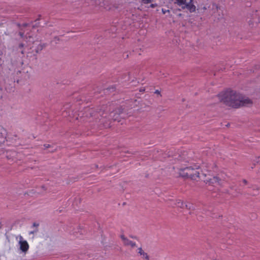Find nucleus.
I'll return each instance as SVG.
<instances>
[{
	"label": "nucleus",
	"mask_w": 260,
	"mask_h": 260,
	"mask_svg": "<svg viewBox=\"0 0 260 260\" xmlns=\"http://www.w3.org/2000/svg\"><path fill=\"white\" fill-rule=\"evenodd\" d=\"M155 7V5L154 4H151L150 5V7L151 8H154Z\"/></svg>",
	"instance_id": "dca6fc26"
},
{
	"label": "nucleus",
	"mask_w": 260,
	"mask_h": 260,
	"mask_svg": "<svg viewBox=\"0 0 260 260\" xmlns=\"http://www.w3.org/2000/svg\"><path fill=\"white\" fill-rule=\"evenodd\" d=\"M243 182L245 184H246L247 183V181L245 179L243 180Z\"/></svg>",
	"instance_id": "a211bd4d"
},
{
	"label": "nucleus",
	"mask_w": 260,
	"mask_h": 260,
	"mask_svg": "<svg viewBox=\"0 0 260 260\" xmlns=\"http://www.w3.org/2000/svg\"><path fill=\"white\" fill-rule=\"evenodd\" d=\"M37 232H38V229L37 228L35 231L29 232V235L34 234L35 233H37Z\"/></svg>",
	"instance_id": "f8f14e48"
},
{
	"label": "nucleus",
	"mask_w": 260,
	"mask_h": 260,
	"mask_svg": "<svg viewBox=\"0 0 260 260\" xmlns=\"http://www.w3.org/2000/svg\"><path fill=\"white\" fill-rule=\"evenodd\" d=\"M25 37L28 40L26 41V43H21L19 44L18 46L16 48V51L18 52H21L22 54H24L26 49L28 50L35 47L36 52H39L45 47L44 44H40L39 41H34V37L29 35V34L26 33Z\"/></svg>",
	"instance_id": "f03ea898"
},
{
	"label": "nucleus",
	"mask_w": 260,
	"mask_h": 260,
	"mask_svg": "<svg viewBox=\"0 0 260 260\" xmlns=\"http://www.w3.org/2000/svg\"><path fill=\"white\" fill-rule=\"evenodd\" d=\"M119 113H117L116 111L112 112L110 114V117L112 118V119L114 121H120V119L119 118V115L122 113V111L121 109H118Z\"/></svg>",
	"instance_id": "1a4fd4ad"
},
{
	"label": "nucleus",
	"mask_w": 260,
	"mask_h": 260,
	"mask_svg": "<svg viewBox=\"0 0 260 260\" xmlns=\"http://www.w3.org/2000/svg\"><path fill=\"white\" fill-rule=\"evenodd\" d=\"M153 0H142V1L145 4L151 3Z\"/></svg>",
	"instance_id": "9b49d317"
},
{
	"label": "nucleus",
	"mask_w": 260,
	"mask_h": 260,
	"mask_svg": "<svg viewBox=\"0 0 260 260\" xmlns=\"http://www.w3.org/2000/svg\"><path fill=\"white\" fill-rule=\"evenodd\" d=\"M44 146H45L46 148H48V147H49V145H48H48L45 144V145H44Z\"/></svg>",
	"instance_id": "6ab92c4d"
},
{
	"label": "nucleus",
	"mask_w": 260,
	"mask_h": 260,
	"mask_svg": "<svg viewBox=\"0 0 260 260\" xmlns=\"http://www.w3.org/2000/svg\"><path fill=\"white\" fill-rule=\"evenodd\" d=\"M174 204L177 207L180 208H190V207H188V205L185 203H184L182 200H176Z\"/></svg>",
	"instance_id": "9d476101"
},
{
	"label": "nucleus",
	"mask_w": 260,
	"mask_h": 260,
	"mask_svg": "<svg viewBox=\"0 0 260 260\" xmlns=\"http://www.w3.org/2000/svg\"><path fill=\"white\" fill-rule=\"evenodd\" d=\"M38 226H39V224L38 223H34L33 226L37 228Z\"/></svg>",
	"instance_id": "ddd939ff"
},
{
	"label": "nucleus",
	"mask_w": 260,
	"mask_h": 260,
	"mask_svg": "<svg viewBox=\"0 0 260 260\" xmlns=\"http://www.w3.org/2000/svg\"><path fill=\"white\" fill-rule=\"evenodd\" d=\"M19 35H20V36L21 37H22L24 36V32H19Z\"/></svg>",
	"instance_id": "4468645a"
},
{
	"label": "nucleus",
	"mask_w": 260,
	"mask_h": 260,
	"mask_svg": "<svg viewBox=\"0 0 260 260\" xmlns=\"http://www.w3.org/2000/svg\"><path fill=\"white\" fill-rule=\"evenodd\" d=\"M179 175L184 178H189L192 180L198 181L200 178V170L199 166L195 168L181 166L178 168Z\"/></svg>",
	"instance_id": "7ed1b4c3"
},
{
	"label": "nucleus",
	"mask_w": 260,
	"mask_h": 260,
	"mask_svg": "<svg viewBox=\"0 0 260 260\" xmlns=\"http://www.w3.org/2000/svg\"><path fill=\"white\" fill-rule=\"evenodd\" d=\"M155 93H157V94H159L160 93V91L159 90H156L155 91Z\"/></svg>",
	"instance_id": "f3484780"
},
{
	"label": "nucleus",
	"mask_w": 260,
	"mask_h": 260,
	"mask_svg": "<svg viewBox=\"0 0 260 260\" xmlns=\"http://www.w3.org/2000/svg\"><path fill=\"white\" fill-rule=\"evenodd\" d=\"M7 136V131L0 125V144L5 142Z\"/></svg>",
	"instance_id": "0eeeda50"
},
{
	"label": "nucleus",
	"mask_w": 260,
	"mask_h": 260,
	"mask_svg": "<svg viewBox=\"0 0 260 260\" xmlns=\"http://www.w3.org/2000/svg\"><path fill=\"white\" fill-rule=\"evenodd\" d=\"M24 26L26 27H30V26L28 25V24H26V23L24 24Z\"/></svg>",
	"instance_id": "2eb2a0df"
},
{
	"label": "nucleus",
	"mask_w": 260,
	"mask_h": 260,
	"mask_svg": "<svg viewBox=\"0 0 260 260\" xmlns=\"http://www.w3.org/2000/svg\"><path fill=\"white\" fill-rule=\"evenodd\" d=\"M19 244L20 249L22 251L25 252L28 250L29 248V245L26 241H20Z\"/></svg>",
	"instance_id": "6e6552de"
},
{
	"label": "nucleus",
	"mask_w": 260,
	"mask_h": 260,
	"mask_svg": "<svg viewBox=\"0 0 260 260\" xmlns=\"http://www.w3.org/2000/svg\"><path fill=\"white\" fill-rule=\"evenodd\" d=\"M121 238L123 241V244L125 246H129L133 248L136 246V243L124 237L123 235L121 236Z\"/></svg>",
	"instance_id": "423d86ee"
},
{
	"label": "nucleus",
	"mask_w": 260,
	"mask_h": 260,
	"mask_svg": "<svg viewBox=\"0 0 260 260\" xmlns=\"http://www.w3.org/2000/svg\"><path fill=\"white\" fill-rule=\"evenodd\" d=\"M222 101L226 105L234 108H238L252 104V102L249 99L244 97L241 94L233 91L227 92Z\"/></svg>",
	"instance_id": "f257e3e1"
},
{
	"label": "nucleus",
	"mask_w": 260,
	"mask_h": 260,
	"mask_svg": "<svg viewBox=\"0 0 260 260\" xmlns=\"http://www.w3.org/2000/svg\"><path fill=\"white\" fill-rule=\"evenodd\" d=\"M204 181L207 184L213 186L221 185L224 182L223 180L220 179L217 176H209L206 179L204 180Z\"/></svg>",
	"instance_id": "20e7f679"
},
{
	"label": "nucleus",
	"mask_w": 260,
	"mask_h": 260,
	"mask_svg": "<svg viewBox=\"0 0 260 260\" xmlns=\"http://www.w3.org/2000/svg\"><path fill=\"white\" fill-rule=\"evenodd\" d=\"M137 253L139 256L143 260H150L149 254L146 252L142 247H139L137 249Z\"/></svg>",
	"instance_id": "39448f33"
}]
</instances>
